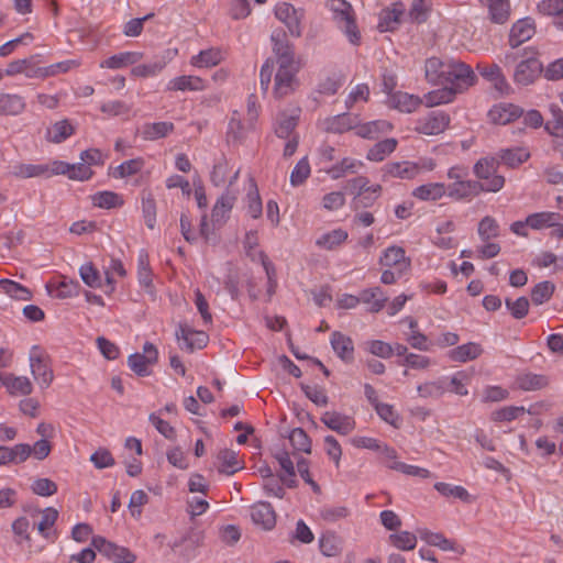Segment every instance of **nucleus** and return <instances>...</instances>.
Instances as JSON below:
<instances>
[{
    "label": "nucleus",
    "mask_w": 563,
    "mask_h": 563,
    "mask_svg": "<svg viewBox=\"0 0 563 563\" xmlns=\"http://www.w3.org/2000/svg\"><path fill=\"white\" fill-rule=\"evenodd\" d=\"M327 7L332 12V20L352 45H360L361 33L356 25L354 10L345 0H329Z\"/></svg>",
    "instance_id": "1"
},
{
    "label": "nucleus",
    "mask_w": 563,
    "mask_h": 563,
    "mask_svg": "<svg viewBox=\"0 0 563 563\" xmlns=\"http://www.w3.org/2000/svg\"><path fill=\"white\" fill-rule=\"evenodd\" d=\"M505 185V178L495 177L489 184L465 179L454 181L445 187L446 196L454 200H471L481 192H497Z\"/></svg>",
    "instance_id": "2"
},
{
    "label": "nucleus",
    "mask_w": 563,
    "mask_h": 563,
    "mask_svg": "<svg viewBox=\"0 0 563 563\" xmlns=\"http://www.w3.org/2000/svg\"><path fill=\"white\" fill-rule=\"evenodd\" d=\"M476 80L477 77L470 65L461 60L449 59V68L443 85L459 93L475 85Z\"/></svg>",
    "instance_id": "3"
},
{
    "label": "nucleus",
    "mask_w": 563,
    "mask_h": 563,
    "mask_svg": "<svg viewBox=\"0 0 563 563\" xmlns=\"http://www.w3.org/2000/svg\"><path fill=\"white\" fill-rule=\"evenodd\" d=\"M532 48H523L525 57L519 60L514 73V80L518 85L528 86L532 84L542 73V63L537 58Z\"/></svg>",
    "instance_id": "4"
},
{
    "label": "nucleus",
    "mask_w": 563,
    "mask_h": 563,
    "mask_svg": "<svg viewBox=\"0 0 563 563\" xmlns=\"http://www.w3.org/2000/svg\"><path fill=\"white\" fill-rule=\"evenodd\" d=\"M272 51L278 66L300 64L296 58L294 44L289 41L286 31L282 27L275 29L271 34Z\"/></svg>",
    "instance_id": "5"
},
{
    "label": "nucleus",
    "mask_w": 563,
    "mask_h": 563,
    "mask_svg": "<svg viewBox=\"0 0 563 563\" xmlns=\"http://www.w3.org/2000/svg\"><path fill=\"white\" fill-rule=\"evenodd\" d=\"M300 68V64L286 65L285 68L278 66L274 84V95L276 98H284L299 87L297 74Z\"/></svg>",
    "instance_id": "6"
},
{
    "label": "nucleus",
    "mask_w": 563,
    "mask_h": 563,
    "mask_svg": "<svg viewBox=\"0 0 563 563\" xmlns=\"http://www.w3.org/2000/svg\"><path fill=\"white\" fill-rule=\"evenodd\" d=\"M275 16L286 25L291 36H301V22L305 18L303 9L295 8L292 4L288 2H282L275 7Z\"/></svg>",
    "instance_id": "7"
},
{
    "label": "nucleus",
    "mask_w": 563,
    "mask_h": 563,
    "mask_svg": "<svg viewBox=\"0 0 563 563\" xmlns=\"http://www.w3.org/2000/svg\"><path fill=\"white\" fill-rule=\"evenodd\" d=\"M158 360V351L151 342H145L143 353H133L128 357V365L137 376L145 377L151 375L150 366Z\"/></svg>",
    "instance_id": "8"
},
{
    "label": "nucleus",
    "mask_w": 563,
    "mask_h": 563,
    "mask_svg": "<svg viewBox=\"0 0 563 563\" xmlns=\"http://www.w3.org/2000/svg\"><path fill=\"white\" fill-rule=\"evenodd\" d=\"M30 366L34 378L38 384L46 388L53 380V371L48 366L45 356L42 354L38 346H33L30 354Z\"/></svg>",
    "instance_id": "9"
},
{
    "label": "nucleus",
    "mask_w": 563,
    "mask_h": 563,
    "mask_svg": "<svg viewBox=\"0 0 563 563\" xmlns=\"http://www.w3.org/2000/svg\"><path fill=\"white\" fill-rule=\"evenodd\" d=\"M450 123V117L442 111H432L418 121L416 130L426 135L442 133Z\"/></svg>",
    "instance_id": "10"
},
{
    "label": "nucleus",
    "mask_w": 563,
    "mask_h": 563,
    "mask_svg": "<svg viewBox=\"0 0 563 563\" xmlns=\"http://www.w3.org/2000/svg\"><path fill=\"white\" fill-rule=\"evenodd\" d=\"M523 114V110L514 103L500 102L488 111L489 121L494 124L506 125Z\"/></svg>",
    "instance_id": "11"
},
{
    "label": "nucleus",
    "mask_w": 563,
    "mask_h": 563,
    "mask_svg": "<svg viewBox=\"0 0 563 563\" xmlns=\"http://www.w3.org/2000/svg\"><path fill=\"white\" fill-rule=\"evenodd\" d=\"M175 335L178 341H183L180 349L189 352L205 347L208 342V335L205 332L191 330L184 323L178 324Z\"/></svg>",
    "instance_id": "12"
},
{
    "label": "nucleus",
    "mask_w": 563,
    "mask_h": 563,
    "mask_svg": "<svg viewBox=\"0 0 563 563\" xmlns=\"http://www.w3.org/2000/svg\"><path fill=\"white\" fill-rule=\"evenodd\" d=\"M321 421L332 431L341 435H347L355 428V421L352 417L338 411H325L321 416Z\"/></svg>",
    "instance_id": "13"
},
{
    "label": "nucleus",
    "mask_w": 563,
    "mask_h": 563,
    "mask_svg": "<svg viewBox=\"0 0 563 563\" xmlns=\"http://www.w3.org/2000/svg\"><path fill=\"white\" fill-rule=\"evenodd\" d=\"M536 33L534 21L531 18L518 20L510 30L509 45L518 48L522 43L529 41Z\"/></svg>",
    "instance_id": "14"
},
{
    "label": "nucleus",
    "mask_w": 563,
    "mask_h": 563,
    "mask_svg": "<svg viewBox=\"0 0 563 563\" xmlns=\"http://www.w3.org/2000/svg\"><path fill=\"white\" fill-rule=\"evenodd\" d=\"M251 518L256 526L264 530H272L276 525V514L267 501H258L251 507Z\"/></svg>",
    "instance_id": "15"
},
{
    "label": "nucleus",
    "mask_w": 563,
    "mask_h": 563,
    "mask_svg": "<svg viewBox=\"0 0 563 563\" xmlns=\"http://www.w3.org/2000/svg\"><path fill=\"white\" fill-rule=\"evenodd\" d=\"M405 14V5L401 2L393 3L391 8H385L379 13L378 29L380 32L395 31Z\"/></svg>",
    "instance_id": "16"
},
{
    "label": "nucleus",
    "mask_w": 563,
    "mask_h": 563,
    "mask_svg": "<svg viewBox=\"0 0 563 563\" xmlns=\"http://www.w3.org/2000/svg\"><path fill=\"white\" fill-rule=\"evenodd\" d=\"M382 170L384 179L387 177L412 179L419 174L420 167L412 162H393L385 164Z\"/></svg>",
    "instance_id": "17"
},
{
    "label": "nucleus",
    "mask_w": 563,
    "mask_h": 563,
    "mask_svg": "<svg viewBox=\"0 0 563 563\" xmlns=\"http://www.w3.org/2000/svg\"><path fill=\"white\" fill-rule=\"evenodd\" d=\"M235 200L236 196L230 190H227L217 199L211 212V220L214 225H222L227 222Z\"/></svg>",
    "instance_id": "18"
},
{
    "label": "nucleus",
    "mask_w": 563,
    "mask_h": 563,
    "mask_svg": "<svg viewBox=\"0 0 563 563\" xmlns=\"http://www.w3.org/2000/svg\"><path fill=\"white\" fill-rule=\"evenodd\" d=\"M499 161L496 157H482L473 166V173L482 184H489L495 177L505 178L497 174Z\"/></svg>",
    "instance_id": "19"
},
{
    "label": "nucleus",
    "mask_w": 563,
    "mask_h": 563,
    "mask_svg": "<svg viewBox=\"0 0 563 563\" xmlns=\"http://www.w3.org/2000/svg\"><path fill=\"white\" fill-rule=\"evenodd\" d=\"M360 123V117L352 113H341L328 118L324 122L325 131L329 133H344L352 129H355Z\"/></svg>",
    "instance_id": "20"
},
{
    "label": "nucleus",
    "mask_w": 563,
    "mask_h": 563,
    "mask_svg": "<svg viewBox=\"0 0 563 563\" xmlns=\"http://www.w3.org/2000/svg\"><path fill=\"white\" fill-rule=\"evenodd\" d=\"M331 346L338 357L345 363H351L354 360V344L350 336L334 331L330 339Z\"/></svg>",
    "instance_id": "21"
},
{
    "label": "nucleus",
    "mask_w": 563,
    "mask_h": 563,
    "mask_svg": "<svg viewBox=\"0 0 563 563\" xmlns=\"http://www.w3.org/2000/svg\"><path fill=\"white\" fill-rule=\"evenodd\" d=\"M562 220L563 216L559 212L542 211L529 214L526 223L533 230H542L556 227Z\"/></svg>",
    "instance_id": "22"
},
{
    "label": "nucleus",
    "mask_w": 563,
    "mask_h": 563,
    "mask_svg": "<svg viewBox=\"0 0 563 563\" xmlns=\"http://www.w3.org/2000/svg\"><path fill=\"white\" fill-rule=\"evenodd\" d=\"M496 158L499 161V165L504 164L516 168L530 158V152L525 147L501 148Z\"/></svg>",
    "instance_id": "23"
},
{
    "label": "nucleus",
    "mask_w": 563,
    "mask_h": 563,
    "mask_svg": "<svg viewBox=\"0 0 563 563\" xmlns=\"http://www.w3.org/2000/svg\"><path fill=\"white\" fill-rule=\"evenodd\" d=\"M206 89V82L198 76H179L170 79L167 84L169 91H201Z\"/></svg>",
    "instance_id": "24"
},
{
    "label": "nucleus",
    "mask_w": 563,
    "mask_h": 563,
    "mask_svg": "<svg viewBox=\"0 0 563 563\" xmlns=\"http://www.w3.org/2000/svg\"><path fill=\"white\" fill-rule=\"evenodd\" d=\"M426 78L432 85H443L449 68V59L430 57L426 60Z\"/></svg>",
    "instance_id": "25"
},
{
    "label": "nucleus",
    "mask_w": 563,
    "mask_h": 563,
    "mask_svg": "<svg viewBox=\"0 0 563 563\" xmlns=\"http://www.w3.org/2000/svg\"><path fill=\"white\" fill-rule=\"evenodd\" d=\"M26 107L25 99L16 93L0 92V117L19 115Z\"/></svg>",
    "instance_id": "26"
},
{
    "label": "nucleus",
    "mask_w": 563,
    "mask_h": 563,
    "mask_svg": "<svg viewBox=\"0 0 563 563\" xmlns=\"http://www.w3.org/2000/svg\"><path fill=\"white\" fill-rule=\"evenodd\" d=\"M142 57L143 54L140 52H122L107 58L104 62L101 63V67L110 69H120L129 65L136 64L139 60L142 59Z\"/></svg>",
    "instance_id": "27"
},
{
    "label": "nucleus",
    "mask_w": 563,
    "mask_h": 563,
    "mask_svg": "<svg viewBox=\"0 0 563 563\" xmlns=\"http://www.w3.org/2000/svg\"><path fill=\"white\" fill-rule=\"evenodd\" d=\"M388 102L399 111L409 113L415 111L421 104V99L418 96L397 91L390 96Z\"/></svg>",
    "instance_id": "28"
},
{
    "label": "nucleus",
    "mask_w": 563,
    "mask_h": 563,
    "mask_svg": "<svg viewBox=\"0 0 563 563\" xmlns=\"http://www.w3.org/2000/svg\"><path fill=\"white\" fill-rule=\"evenodd\" d=\"M299 120V114H288L286 112H282L276 119L275 125V134L279 139H288L292 136V132L295 131Z\"/></svg>",
    "instance_id": "29"
},
{
    "label": "nucleus",
    "mask_w": 563,
    "mask_h": 563,
    "mask_svg": "<svg viewBox=\"0 0 563 563\" xmlns=\"http://www.w3.org/2000/svg\"><path fill=\"white\" fill-rule=\"evenodd\" d=\"M360 301L371 305L372 312H378L384 308L387 296L380 287H373L360 292Z\"/></svg>",
    "instance_id": "30"
},
{
    "label": "nucleus",
    "mask_w": 563,
    "mask_h": 563,
    "mask_svg": "<svg viewBox=\"0 0 563 563\" xmlns=\"http://www.w3.org/2000/svg\"><path fill=\"white\" fill-rule=\"evenodd\" d=\"M396 139H385L374 144L367 152L366 158L372 162H382L397 147Z\"/></svg>",
    "instance_id": "31"
},
{
    "label": "nucleus",
    "mask_w": 563,
    "mask_h": 563,
    "mask_svg": "<svg viewBox=\"0 0 563 563\" xmlns=\"http://www.w3.org/2000/svg\"><path fill=\"white\" fill-rule=\"evenodd\" d=\"M445 195V185L442 183H431L421 185L412 191V196L422 201L438 200Z\"/></svg>",
    "instance_id": "32"
},
{
    "label": "nucleus",
    "mask_w": 563,
    "mask_h": 563,
    "mask_svg": "<svg viewBox=\"0 0 563 563\" xmlns=\"http://www.w3.org/2000/svg\"><path fill=\"white\" fill-rule=\"evenodd\" d=\"M168 58L165 55L156 56L152 62L134 66L132 74L136 77H152L161 73L167 65Z\"/></svg>",
    "instance_id": "33"
},
{
    "label": "nucleus",
    "mask_w": 563,
    "mask_h": 563,
    "mask_svg": "<svg viewBox=\"0 0 563 563\" xmlns=\"http://www.w3.org/2000/svg\"><path fill=\"white\" fill-rule=\"evenodd\" d=\"M91 202L95 207L101 209H114L123 206V198L114 191H98L91 196Z\"/></svg>",
    "instance_id": "34"
},
{
    "label": "nucleus",
    "mask_w": 563,
    "mask_h": 563,
    "mask_svg": "<svg viewBox=\"0 0 563 563\" xmlns=\"http://www.w3.org/2000/svg\"><path fill=\"white\" fill-rule=\"evenodd\" d=\"M482 353L479 344L470 342L460 346L454 347L449 352V356L454 362L465 363L467 361L475 360Z\"/></svg>",
    "instance_id": "35"
},
{
    "label": "nucleus",
    "mask_w": 563,
    "mask_h": 563,
    "mask_svg": "<svg viewBox=\"0 0 563 563\" xmlns=\"http://www.w3.org/2000/svg\"><path fill=\"white\" fill-rule=\"evenodd\" d=\"M217 460L220 462L219 472L227 475H232L243 467L238 460V454L230 449L221 450Z\"/></svg>",
    "instance_id": "36"
},
{
    "label": "nucleus",
    "mask_w": 563,
    "mask_h": 563,
    "mask_svg": "<svg viewBox=\"0 0 563 563\" xmlns=\"http://www.w3.org/2000/svg\"><path fill=\"white\" fill-rule=\"evenodd\" d=\"M49 165L46 164H18L12 167L11 174L16 178H32L47 175Z\"/></svg>",
    "instance_id": "37"
},
{
    "label": "nucleus",
    "mask_w": 563,
    "mask_h": 563,
    "mask_svg": "<svg viewBox=\"0 0 563 563\" xmlns=\"http://www.w3.org/2000/svg\"><path fill=\"white\" fill-rule=\"evenodd\" d=\"M75 129L69 121L62 120L54 123L53 126L47 130L46 139L52 143L59 144L73 135Z\"/></svg>",
    "instance_id": "38"
},
{
    "label": "nucleus",
    "mask_w": 563,
    "mask_h": 563,
    "mask_svg": "<svg viewBox=\"0 0 563 563\" xmlns=\"http://www.w3.org/2000/svg\"><path fill=\"white\" fill-rule=\"evenodd\" d=\"M347 236L349 234L345 230L335 229L318 238L316 245L325 250H334L344 243L347 240Z\"/></svg>",
    "instance_id": "39"
},
{
    "label": "nucleus",
    "mask_w": 563,
    "mask_h": 563,
    "mask_svg": "<svg viewBox=\"0 0 563 563\" xmlns=\"http://www.w3.org/2000/svg\"><path fill=\"white\" fill-rule=\"evenodd\" d=\"M174 129L175 125L172 122L147 123L143 126L142 134L145 140L154 141L167 136Z\"/></svg>",
    "instance_id": "40"
},
{
    "label": "nucleus",
    "mask_w": 563,
    "mask_h": 563,
    "mask_svg": "<svg viewBox=\"0 0 563 563\" xmlns=\"http://www.w3.org/2000/svg\"><path fill=\"white\" fill-rule=\"evenodd\" d=\"M319 548L325 556H336L342 551V541L334 532H324L319 539Z\"/></svg>",
    "instance_id": "41"
},
{
    "label": "nucleus",
    "mask_w": 563,
    "mask_h": 563,
    "mask_svg": "<svg viewBox=\"0 0 563 563\" xmlns=\"http://www.w3.org/2000/svg\"><path fill=\"white\" fill-rule=\"evenodd\" d=\"M222 52L218 48L201 51L198 55L191 57V65L196 67H213L222 60Z\"/></svg>",
    "instance_id": "42"
},
{
    "label": "nucleus",
    "mask_w": 563,
    "mask_h": 563,
    "mask_svg": "<svg viewBox=\"0 0 563 563\" xmlns=\"http://www.w3.org/2000/svg\"><path fill=\"white\" fill-rule=\"evenodd\" d=\"M0 291L16 300H30L32 298L30 289L11 279H0Z\"/></svg>",
    "instance_id": "43"
},
{
    "label": "nucleus",
    "mask_w": 563,
    "mask_h": 563,
    "mask_svg": "<svg viewBox=\"0 0 563 563\" xmlns=\"http://www.w3.org/2000/svg\"><path fill=\"white\" fill-rule=\"evenodd\" d=\"M490 20L494 23H505L510 14L509 0H487Z\"/></svg>",
    "instance_id": "44"
},
{
    "label": "nucleus",
    "mask_w": 563,
    "mask_h": 563,
    "mask_svg": "<svg viewBox=\"0 0 563 563\" xmlns=\"http://www.w3.org/2000/svg\"><path fill=\"white\" fill-rule=\"evenodd\" d=\"M554 291V283L550 280L540 282L531 289V301L536 306L543 305L552 298Z\"/></svg>",
    "instance_id": "45"
},
{
    "label": "nucleus",
    "mask_w": 563,
    "mask_h": 563,
    "mask_svg": "<svg viewBox=\"0 0 563 563\" xmlns=\"http://www.w3.org/2000/svg\"><path fill=\"white\" fill-rule=\"evenodd\" d=\"M4 386L12 395H29L32 393V383L24 376L4 375Z\"/></svg>",
    "instance_id": "46"
},
{
    "label": "nucleus",
    "mask_w": 563,
    "mask_h": 563,
    "mask_svg": "<svg viewBox=\"0 0 563 563\" xmlns=\"http://www.w3.org/2000/svg\"><path fill=\"white\" fill-rule=\"evenodd\" d=\"M367 189L368 191L358 192V195L354 196L352 201V208L354 210L372 207L382 191V186L374 185Z\"/></svg>",
    "instance_id": "47"
},
{
    "label": "nucleus",
    "mask_w": 563,
    "mask_h": 563,
    "mask_svg": "<svg viewBox=\"0 0 563 563\" xmlns=\"http://www.w3.org/2000/svg\"><path fill=\"white\" fill-rule=\"evenodd\" d=\"M418 533L420 539L429 545L438 547L443 551H455L454 542L446 539L442 533L431 532L427 529L418 530Z\"/></svg>",
    "instance_id": "48"
},
{
    "label": "nucleus",
    "mask_w": 563,
    "mask_h": 563,
    "mask_svg": "<svg viewBox=\"0 0 563 563\" xmlns=\"http://www.w3.org/2000/svg\"><path fill=\"white\" fill-rule=\"evenodd\" d=\"M391 129V125L387 121L378 120L372 121L364 124L358 123L355 126L356 135L363 139H374L379 132Z\"/></svg>",
    "instance_id": "49"
},
{
    "label": "nucleus",
    "mask_w": 563,
    "mask_h": 563,
    "mask_svg": "<svg viewBox=\"0 0 563 563\" xmlns=\"http://www.w3.org/2000/svg\"><path fill=\"white\" fill-rule=\"evenodd\" d=\"M517 384L522 390H538L548 385V378L540 374L525 373L518 376Z\"/></svg>",
    "instance_id": "50"
},
{
    "label": "nucleus",
    "mask_w": 563,
    "mask_h": 563,
    "mask_svg": "<svg viewBox=\"0 0 563 563\" xmlns=\"http://www.w3.org/2000/svg\"><path fill=\"white\" fill-rule=\"evenodd\" d=\"M443 88L433 90L424 95L426 104L428 107H434L442 103L451 102L455 97V90L449 88L446 85H442Z\"/></svg>",
    "instance_id": "51"
},
{
    "label": "nucleus",
    "mask_w": 563,
    "mask_h": 563,
    "mask_svg": "<svg viewBox=\"0 0 563 563\" xmlns=\"http://www.w3.org/2000/svg\"><path fill=\"white\" fill-rule=\"evenodd\" d=\"M500 234V228L497 221L489 216L484 217L478 223V235L483 242L497 238Z\"/></svg>",
    "instance_id": "52"
},
{
    "label": "nucleus",
    "mask_w": 563,
    "mask_h": 563,
    "mask_svg": "<svg viewBox=\"0 0 563 563\" xmlns=\"http://www.w3.org/2000/svg\"><path fill=\"white\" fill-rule=\"evenodd\" d=\"M142 212L146 227L153 230L156 223V202L150 192L142 196Z\"/></svg>",
    "instance_id": "53"
},
{
    "label": "nucleus",
    "mask_w": 563,
    "mask_h": 563,
    "mask_svg": "<svg viewBox=\"0 0 563 563\" xmlns=\"http://www.w3.org/2000/svg\"><path fill=\"white\" fill-rule=\"evenodd\" d=\"M389 542L399 550L409 551L416 548L417 537L409 531H400L390 534Z\"/></svg>",
    "instance_id": "54"
},
{
    "label": "nucleus",
    "mask_w": 563,
    "mask_h": 563,
    "mask_svg": "<svg viewBox=\"0 0 563 563\" xmlns=\"http://www.w3.org/2000/svg\"><path fill=\"white\" fill-rule=\"evenodd\" d=\"M289 441L296 451L311 453V439L302 428H295L289 434Z\"/></svg>",
    "instance_id": "55"
},
{
    "label": "nucleus",
    "mask_w": 563,
    "mask_h": 563,
    "mask_svg": "<svg viewBox=\"0 0 563 563\" xmlns=\"http://www.w3.org/2000/svg\"><path fill=\"white\" fill-rule=\"evenodd\" d=\"M446 390L445 380L444 379H438L434 382H428L424 384H421L417 387V391L420 397L428 398H439L441 397Z\"/></svg>",
    "instance_id": "56"
},
{
    "label": "nucleus",
    "mask_w": 563,
    "mask_h": 563,
    "mask_svg": "<svg viewBox=\"0 0 563 563\" xmlns=\"http://www.w3.org/2000/svg\"><path fill=\"white\" fill-rule=\"evenodd\" d=\"M82 282L91 288L102 287V280L99 271L92 263H86L79 268Z\"/></svg>",
    "instance_id": "57"
},
{
    "label": "nucleus",
    "mask_w": 563,
    "mask_h": 563,
    "mask_svg": "<svg viewBox=\"0 0 563 563\" xmlns=\"http://www.w3.org/2000/svg\"><path fill=\"white\" fill-rule=\"evenodd\" d=\"M310 172H311V169H310L308 157L305 156L296 164V166L291 170L290 184L294 187H298V186L302 185L307 180V178L310 176Z\"/></svg>",
    "instance_id": "58"
},
{
    "label": "nucleus",
    "mask_w": 563,
    "mask_h": 563,
    "mask_svg": "<svg viewBox=\"0 0 563 563\" xmlns=\"http://www.w3.org/2000/svg\"><path fill=\"white\" fill-rule=\"evenodd\" d=\"M505 305L506 308L509 310L510 314L518 320L525 318L529 312L530 302L528 298L525 296H521L516 300L506 298Z\"/></svg>",
    "instance_id": "59"
},
{
    "label": "nucleus",
    "mask_w": 563,
    "mask_h": 563,
    "mask_svg": "<svg viewBox=\"0 0 563 563\" xmlns=\"http://www.w3.org/2000/svg\"><path fill=\"white\" fill-rule=\"evenodd\" d=\"M247 200V213L253 218L257 219L262 216L263 205L258 194V189L255 183L252 184L251 189L246 195Z\"/></svg>",
    "instance_id": "60"
},
{
    "label": "nucleus",
    "mask_w": 563,
    "mask_h": 563,
    "mask_svg": "<svg viewBox=\"0 0 563 563\" xmlns=\"http://www.w3.org/2000/svg\"><path fill=\"white\" fill-rule=\"evenodd\" d=\"M405 263V250L400 246H389L380 257V264L384 266H396Z\"/></svg>",
    "instance_id": "61"
},
{
    "label": "nucleus",
    "mask_w": 563,
    "mask_h": 563,
    "mask_svg": "<svg viewBox=\"0 0 563 563\" xmlns=\"http://www.w3.org/2000/svg\"><path fill=\"white\" fill-rule=\"evenodd\" d=\"M77 64L75 60H71V59L64 60V62H59V63L49 65L47 67H41L36 70V74H37V76L43 77V78L49 77V76H55L57 74L68 71L71 67H74Z\"/></svg>",
    "instance_id": "62"
},
{
    "label": "nucleus",
    "mask_w": 563,
    "mask_h": 563,
    "mask_svg": "<svg viewBox=\"0 0 563 563\" xmlns=\"http://www.w3.org/2000/svg\"><path fill=\"white\" fill-rule=\"evenodd\" d=\"M538 12L543 15L559 18L563 14V0H542L537 5Z\"/></svg>",
    "instance_id": "63"
},
{
    "label": "nucleus",
    "mask_w": 563,
    "mask_h": 563,
    "mask_svg": "<svg viewBox=\"0 0 563 563\" xmlns=\"http://www.w3.org/2000/svg\"><path fill=\"white\" fill-rule=\"evenodd\" d=\"M32 492L38 496L48 497L57 492V485L49 478H37L32 484Z\"/></svg>",
    "instance_id": "64"
}]
</instances>
